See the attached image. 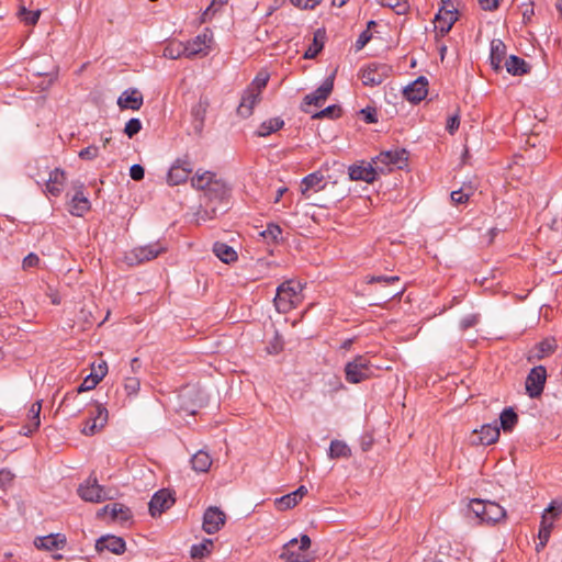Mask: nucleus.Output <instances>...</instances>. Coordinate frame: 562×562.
Wrapping results in <instances>:
<instances>
[{
  "instance_id": "1",
  "label": "nucleus",
  "mask_w": 562,
  "mask_h": 562,
  "mask_svg": "<svg viewBox=\"0 0 562 562\" xmlns=\"http://www.w3.org/2000/svg\"><path fill=\"white\" fill-rule=\"evenodd\" d=\"M303 286L299 281L286 280L277 288L274 306L279 313L286 314L297 307L302 300Z\"/></svg>"
},
{
  "instance_id": "2",
  "label": "nucleus",
  "mask_w": 562,
  "mask_h": 562,
  "mask_svg": "<svg viewBox=\"0 0 562 562\" xmlns=\"http://www.w3.org/2000/svg\"><path fill=\"white\" fill-rule=\"evenodd\" d=\"M374 368L367 356L358 355L345 366L346 381L351 384L367 381L373 376Z\"/></svg>"
},
{
  "instance_id": "3",
  "label": "nucleus",
  "mask_w": 562,
  "mask_h": 562,
  "mask_svg": "<svg viewBox=\"0 0 562 562\" xmlns=\"http://www.w3.org/2000/svg\"><path fill=\"white\" fill-rule=\"evenodd\" d=\"M297 543V538H293L284 543L279 558L284 560V562H311V557L307 553L312 544L311 538L307 535H301L300 546L295 550Z\"/></svg>"
},
{
  "instance_id": "4",
  "label": "nucleus",
  "mask_w": 562,
  "mask_h": 562,
  "mask_svg": "<svg viewBox=\"0 0 562 562\" xmlns=\"http://www.w3.org/2000/svg\"><path fill=\"white\" fill-rule=\"evenodd\" d=\"M166 251H167L166 244L158 240V241L145 245V246L134 247L132 250L126 252L125 261L130 266H137V265H142L144 262L150 261Z\"/></svg>"
},
{
  "instance_id": "5",
  "label": "nucleus",
  "mask_w": 562,
  "mask_h": 562,
  "mask_svg": "<svg viewBox=\"0 0 562 562\" xmlns=\"http://www.w3.org/2000/svg\"><path fill=\"white\" fill-rule=\"evenodd\" d=\"M380 173H387L394 169H403L407 165L405 149L386 150L380 153L373 160Z\"/></svg>"
},
{
  "instance_id": "6",
  "label": "nucleus",
  "mask_w": 562,
  "mask_h": 562,
  "mask_svg": "<svg viewBox=\"0 0 562 562\" xmlns=\"http://www.w3.org/2000/svg\"><path fill=\"white\" fill-rule=\"evenodd\" d=\"M212 42L213 32L206 27L194 38L183 43L181 52H184V56L188 58H193L195 56H206L211 50Z\"/></svg>"
},
{
  "instance_id": "7",
  "label": "nucleus",
  "mask_w": 562,
  "mask_h": 562,
  "mask_svg": "<svg viewBox=\"0 0 562 562\" xmlns=\"http://www.w3.org/2000/svg\"><path fill=\"white\" fill-rule=\"evenodd\" d=\"M391 72V66L382 63H371L360 70V79L367 87H376L389 78Z\"/></svg>"
},
{
  "instance_id": "8",
  "label": "nucleus",
  "mask_w": 562,
  "mask_h": 562,
  "mask_svg": "<svg viewBox=\"0 0 562 562\" xmlns=\"http://www.w3.org/2000/svg\"><path fill=\"white\" fill-rule=\"evenodd\" d=\"M547 380V369L543 366H537L530 370L526 379V391L531 398L539 397L544 389Z\"/></svg>"
},
{
  "instance_id": "9",
  "label": "nucleus",
  "mask_w": 562,
  "mask_h": 562,
  "mask_svg": "<svg viewBox=\"0 0 562 562\" xmlns=\"http://www.w3.org/2000/svg\"><path fill=\"white\" fill-rule=\"evenodd\" d=\"M79 496L86 502L101 503L108 498V495L95 477L89 476L78 487Z\"/></svg>"
},
{
  "instance_id": "10",
  "label": "nucleus",
  "mask_w": 562,
  "mask_h": 562,
  "mask_svg": "<svg viewBox=\"0 0 562 562\" xmlns=\"http://www.w3.org/2000/svg\"><path fill=\"white\" fill-rule=\"evenodd\" d=\"M226 521V515L216 506H210L203 514L202 529L207 535L220 531Z\"/></svg>"
},
{
  "instance_id": "11",
  "label": "nucleus",
  "mask_w": 562,
  "mask_h": 562,
  "mask_svg": "<svg viewBox=\"0 0 562 562\" xmlns=\"http://www.w3.org/2000/svg\"><path fill=\"white\" fill-rule=\"evenodd\" d=\"M108 423V409L101 404L95 405L90 417L86 420L81 432L86 436H93L100 431Z\"/></svg>"
},
{
  "instance_id": "12",
  "label": "nucleus",
  "mask_w": 562,
  "mask_h": 562,
  "mask_svg": "<svg viewBox=\"0 0 562 562\" xmlns=\"http://www.w3.org/2000/svg\"><path fill=\"white\" fill-rule=\"evenodd\" d=\"M175 502L176 499L170 491L166 488L159 490L153 495L150 502L148 503L150 516H160L164 512L169 509L175 504Z\"/></svg>"
},
{
  "instance_id": "13",
  "label": "nucleus",
  "mask_w": 562,
  "mask_h": 562,
  "mask_svg": "<svg viewBox=\"0 0 562 562\" xmlns=\"http://www.w3.org/2000/svg\"><path fill=\"white\" fill-rule=\"evenodd\" d=\"M95 550L102 552L104 550L114 554H123L126 550V542L122 537L106 535L100 537L95 542Z\"/></svg>"
},
{
  "instance_id": "14",
  "label": "nucleus",
  "mask_w": 562,
  "mask_h": 562,
  "mask_svg": "<svg viewBox=\"0 0 562 562\" xmlns=\"http://www.w3.org/2000/svg\"><path fill=\"white\" fill-rule=\"evenodd\" d=\"M334 77L335 75L327 77L315 91L306 94L304 98L305 103L308 105L321 106L334 89Z\"/></svg>"
},
{
  "instance_id": "15",
  "label": "nucleus",
  "mask_w": 562,
  "mask_h": 562,
  "mask_svg": "<svg viewBox=\"0 0 562 562\" xmlns=\"http://www.w3.org/2000/svg\"><path fill=\"white\" fill-rule=\"evenodd\" d=\"M66 172L61 168H55L49 172L48 179L45 181L46 194L52 196H59L64 191L66 183Z\"/></svg>"
},
{
  "instance_id": "16",
  "label": "nucleus",
  "mask_w": 562,
  "mask_h": 562,
  "mask_svg": "<svg viewBox=\"0 0 562 562\" xmlns=\"http://www.w3.org/2000/svg\"><path fill=\"white\" fill-rule=\"evenodd\" d=\"M428 93V80L420 76L404 89V97L413 103H418L426 98Z\"/></svg>"
},
{
  "instance_id": "17",
  "label": "nucleus",
  "mask_w": 562,
  "mask_h": 562,
  "mask_svg": "<svg viewBox=\"0 0 562 562\" xmlns=\"http://www.w3.org/2000/svg\"><path fill=\"white\" fill-rule=\"evenodd\" d=\"M210 106L209 100L206 98L201 97L199 101L191 108L190 114L192 117V128L198 134L201 135L204 128V122L207 109Z\"/></svg>"
},
{
  "instance_id": "18",
  "label": "nucleus",
  "mask_w": 562,
  "mask_h": 562,
  "mask_svg": "<svg viewBox=\"0 0 562 562\" xmlns=\"http://www.w3.org/2000/svg\"><path fill=\"white\" fill-rule=\"evenodd\" d=\"M67 543L66 536L64 533H50L47 536L36 537L34 539V546L38 550L53 551L64 549Z\"/></svg>"
},
{
  "instance_id": "19",
  "label": "nucleus",
  "mask_w": 562,
  "mask_h": 562,
  "mask_svg": "<svg viewBox=\"0 0 562 562\" xmlns=\"http://www.w3.org/2000/svg\"><path fill=\"white\" fill-rule=\"evenodd\" d=\"M192 172L190 164L186 160H177L169 169L167 181L170 186H178L186 182Z\"/></svg>"
},
{
  "instance_id": "20",
  "label": "nucleus",
  "mask_w": 562,
  "mask_h": 562,
  "mask_svg": "<svg viewBox=\"0 0 562 562\" xmlns=\"http://www.w3.org/2000/svg\"><path fill=\"white\" fill-rule=\"evenodd\" d=\"M499 438V427L495 424H485L480 430H474L473 443L490 446L495 443Z\"/></svg>"
},
{
  "instance_id": "21",
  "label": "nucleus",
  "mask_w": 562,
  "mask_h": 562,
  "mask_svg": "<svg viewBox=\"0 0 562 562\" xmlns=\"http://www.w3.org/2000/svg\"><path fill=\"white\" fill-rule=\"evenodd\" d=\"M326 188L325 177L322 171H315L305 176L301 181V193L308 198L310 191L319 192Z\"/></svg>"
},
{
  "instance_id": "22",
  "label": "nucleus",
  "mask_w": 562,
  "mask_h": 562,
  "mask_svg": "<svg viewBox=\"0 0 562 562\" xmlns=\"http://www.w3.org/2000/svg\"><path fill=\"white\" fill-rule=\"evenodd\" d=\"M379 170L376 166L371 164L367 165H352L349 167V178L355 181L373 182L376 179Z\"/></svg>"
},
{
  "instance_id": "23",
  "label": "nucleus",
  "mask_w": 562,
  "mask_h": 562,
  "mask_svg": "<svg viewBox=\"0 0 562 562\" xmlns=\"http://www.w3.org/2000/svg\"><path fill=\"white\" fill-rule=\"evenodd\" d=\"M144 103L143 94L137 89H127L122 92V94L117 99V105L124 110L130 109L133 111H137L142 108Z\"/></svg>"
},
{
  "instance_id": "24",
  "label": "nucleus",
  "mask_w": 562,
  "mask_h": 562,
  "mask_svg": "<svg viewBox=\"0 0 562 562\" xmlns=\"http://www.w3.org/2000/svg\"><path fill=\"white\" fill-rule=\"evenodd\" d=\"M229 193L231 189L228 186L223 180L218 179H216V181L211 184L209 190L204 192L205 196L211 202L223 203L225 205L228 203Z\"/></svg>"
},
{
  "instance_id": "25",
  "label": "nucleus",
  "mask_w": 562,
  "mask_h": 562,
  "mask_svg": "<svg viewBox=\"0 0 562 562\" xmlns=\"http://www.w3.org/2000/svg\"><path fill=\"white\" fill-rule=\"evenodd\" d=\"M41 411H42L41 401H37L31 405L29 413H27V422L25 423V425L22 426L20 434H22L24 436H30L40 428Z\"/></svg>"
},
{
  "instance_id": "26",
  "label": "nucleus",
  "mask_w": 562,
  "mask_h": 562,
  "mask_svg": "<svg viewBox=\"0 0 562 562\" xmlns=\"http://www.w3.org/2000/svg\"><path fill=\"white\" fill-rule=\"evenodd\" d=\"M557 340L553 337H547L535 346V348L530 351L528 360H541L551 356L557 350Z\"/></svg>"
},
{
  "instance_id": "27",
  "label": "nucleus",
  "mask_w": 562,
  "mask_h": 562,
  "mask_svg": "<svg viewBox=\"0 0 562 562\" xmlns=\"http://www.w3.org/2000/svg\"><path fill=\"white\" fill-rule=\"evenodd\" d=\"M260 100V94H257L246 88L243 92L240 103L237 108V114L244 119L249 117L252 114L255 105Z\"/></svg>"
},
{
  "instance_id": "28",
  "label": "nucleus",
  "mask_w": 562,
  "mask_h": 562,
  "mask_svg": "<svg viewBox=\"0 0 562 562\" xmlns=\"http://www.w3.org/2000/svg\"><path fill=\"white\" fill-rule=\"evenodd\" d=\"M506 56V45L502 40L494 38L491 42V52H490V64L494 70H499L502 68V63Z\"/></svg>"
},
{
  "instance_id": "29",
  "label": "nucleus",
  "mask_w": 562,
  "mask_h": 562,
  "mask_svg": "<svg viewBox=\"0 0 562 562\" xmlns=\"http://www.w3.org/2000/svg\"><path fill=\"white\" fill-rule=\"evenodd\" d=\"M109 515L113 520L126 521L131 518V512L127 507L119 503L105 505L99 515Z\"/></svg>"
},
{
  "instance_id": "30",
  "label": "nucleus",
  "mask_w": 562,
  "mask_h": 562,
  "mask_svg": "<svg viewBox=\"0 0 562 562\" xmlns=\"http://www.w3.org/2000/svg\"><path fill=\"white\" fill-rule=\"evenodd\" d=\"M506 510L495 502H490L487 504V508L485 510L484 516L481 519V522L487 525H495L501 520L505 519Z\"/></svg>"
},
{
  "instance_id": "31",
  "label": "nucleus",
  "mask_w": 562,
  "mask_h": 562,
  "mask_svg": "<svg viewBox=\"0 0 562 562\" xmlns=\"http://www.w3.org/2000/svg\"><path fill=\"white\" fill-rule=\"evenodd\" d=\"M91 207L89 199L83 194V190H78L71 199L70 213L75 216H83Z\"/></svg>"
},
{
  "instance_id": "32",
  "label": "nucleus",
  "mask_w": 562,
  "mask_h": 562,
  "mask_svg": "<svg viewBox=\"0 0 562 562\" xmlns=\"http://www.w3.org/2000/svg\"><path fill=\"white\" fill-rule=\"evenodd\" d=\"M214 255L225 263L235 262L238 259L236 250L225 243L216 241L213 245Z\"/></svg>"
},
{
  "instance_id": "33",
  "label": "nucleus",
  "mask_w": 562,
  "mask_h": 562,
  "mask_svg": "<svg viewBox=\"0 0 562 562\" xmlns=\"http://www.w3.org/2000/svg\"><path fill=\"white\" fill-rule=\"evenodd\" d=\"M505 67L507 72L513 76H521L529 71V65L526 63V60L516 55H510L505 60Z\"/></svg>"
},
{
  "instance_id": "34",
  "label": "nucleus",
  "mask_w": 562,
  "mask_h": 562,
  "mask_svg": "<svg viewBox=\"0 0 562 562\" xmlns=\"http://www.w3.org/2000/svg\"><path fill=\"white\" fill-rule=\"evenodd\" d=\"M283 126L284 121L281 117H271L260 124L256 135L259 137H267L272 133L280 131Z\"/></svg>"
},
{
  "instance_id": "35",
  "label": "nucleus",
  "mask_w": 562,
  "mask_h": 562,
  "mask_svg": "<svg viewBox=\"0 0 562 562\" xmlns=\"http://www.w3.org/2000/svg\"><path fill=\"white\" fill-rule=\"evenodd\" d=\"M216 181L215 175L211 171L196 172L191 178V184L196 190L206 191Z\"/></svg>"
},
{
  "instance_id": "36",
  "label": "nucleus",
  "mask_w": 562,
  "mask_h": 562,
  "mask_svg": "<svg viewBox=\"0 0 562 562\" xmlns=\"http://www.w3.org/2000/svg\"><path fill=\"white\" fill-rule=\"evenodd\" d=\"M499 429L502 428L504 432H510L518 424V415L514 411L513 407H506L499 415Z\"/></svg>"
},
{
  "instance_id": "37",
  "label": "nucleus",
  "mask_w": 562,
  "mask_h": 562,
  "mask_svg": "<svg viewBox=\"0 0 562 562\" xmlns=\"http://www.w3.org/2000/svg\"><path fill=\"white\" fill-rule=\"evenodd\" d=\"M192 469L196 472H206L212 465V458L204 450H199L191 458Z\"/></svg>"
},
{
  "instance_id": "38",
  "label": "nucleus",
  "mask_w": 562,
  "mask_h": 562,
  "mask_svg": "<svg viewBox=\"0 0 562 562\" xmlns=\"http://www.w3.org/2000/svg\"><path fill=\"white\" fill-rule=\"evenodd\" d=\"M214 542L212 539H203L202 542L193 544L190 549L192 559H202L210 555L213 551Z\"/></svg>"
},
{
  "instance_id": "39",
  "label": "nucleus",
  "mask_w": 562,
  "mask_h": 562,
  "mask_svg": "<svg viewBox=\"0 0 562 562\" xmlns=\"http://www.w3.org/2000/svg\"><path fill=\"white\" fill-rule=\"evenodd\" d=\"M328 456L330 459H347L351 457V449L341 440H333L329 446Z\"/></svg>"
},
{
  "instance_id": "40",
  "label": "nucleus",
  "mask_w": 562,
  "mask_h": 562,
  "mask_svg": "<svg viewBox=\"0 0 562 562\" xmlns=\"http://www.w3.org/2000/svg\"><path fill=\"white\" fill-rule=\"evenodd\" d=\"M324 37H325L324 32H322L321 30H318L314 33L313 43L305 50L304 58L312 59L318 55V53L324 47Z\"/></svg>"
},
{
  "instance_id": "41",
  "label": "nucleus",
  "mask_w": 562,
  "mask_h": 562,
  "mask_svg": "<svg viewBox=\"0 0 562 562\" xmlns=\"http://www.w3.org/2000/svg\"><path fill=\"white\" fill-rule=\"evenodd\" d=\"M442 5L439 9L438 13L436 14V18H447L449 19L450 25H453L456 21L458 20V10L454 7L453 2L451 0H441Z\"/></svg>"
},
{
  "instance_id": "42",
  "label": "nucleus",
  "mask_w": 562,
  "mask_h": 562,
  "mask_svg": "<svg viewBox=\"0 0 562 562\" xmlns=\"http://www.w3.org/2000/svg\"><path fill=\"white\" fill-rule=\"evenodd\" d=\"M268 81L269 74L267 71H259L251 83L247 87V89L261 95L263 89L267 87Z\"/></svg>"
},
{
  "instance_id": "43",
  "label": "nucleus",
  "mask_w": 562,
  "mask_h": 562,
  "mask_svg": "<svg viewBox=\"0 0 562 562\" xmlns=\"http://www.w3.org/2000/svg\"><path fill=\"white\" fill-rule=\"evenodd\" d=\"M260 235L268 241L279 243L282 239V228L274 223H269Z\"/></svg>"
},
{
  "instance_id": "44",
  "label": "nucleus",
  "mask_w": 562,
  "mask_h": 562,
  "mask_svg": "<svg viewBox=\"0 0 562 562\" xmlns=\"http://www.w3.org/2000/svg\"><path fill=\"white\" fill-rule=\"evenodd\" d=\"M300 502L296 498V495L292 492L286 495H283L276 499V505L280 510H288L296 506Z\"/></svg>"
},
{
  "instance_id": "45",
  "label": "nucleus",
  "mask_w": 562,
  "mask_h": 562,
  "mask_svg": "<svg viewBox=\"0 0 562 562\" xmlns=\"http://www.w3.org/2000/svg\"><path fill=\"white\" fill-rule=\"evenodd\" d=\"M380 4L393 9L397 14L407 12L408 0H380Z\"/></svg>"
},
{
  "instance_id": "46",
  "label": "nucleus",
  "mask_w": 562,
  "mask_h": 562,
  "mask_svg": "<svg viewBox=\"0 0 562 562\" xmlns=\"http://www.w3.org/2000/svg\"><path fill=\"white\" fill-rule=\"evenodd\" d=\"M487 504H490V501L474 498L470 502L469 509L471 513H473L475 515V517H477L481 520L485 514Z\"/></svg>"
},
{
  "instance_id": "47",
  "label": "nucleus",
  "mask_w": 562,
  "mask_h": 562,
  "mask_svg": "<svg viewBox=\"0 0 562 562\" xmlns=\"http://www.w3.org/2000/svg\"><path fill=\"white\" fill-rule=\"evenodd\" d=\"M41 15L40 10L30 11L26 8L22 7L19 10V16L20 19L26 24V25H34L37 23Z\"/></svg>"
},
{
  "instance_id": "48",
  "label": "nucleus",
  "mask_w": 562,
  "mask_h": 562,
  "mask_svg": "<svg viewBox=\"0 0 562 562\" xmlns=\"http://www.w3.org/2000/svg\"><path fill=\"white\" fill-rule=\"evenodd\" d=\"M340 115H341V108L339 105L331 104V105L323 109L322 111L317 112L316 114H314L313 119H323V117L337 119Z\"/></svg>"
},
{
  "instance_id": "49",
  "label": "nucleus",
  "mask_w": 562,
  "mask_h": 562,
  "mask_svg": "<svg viewBox=\"0 0 562 562\" xmlns=\"http://www.w3.org/2000/svg\"><path fill=\"white\" fill-rule=\"evenodd\" d=\"M142 130V122L139 119L133 117L127 121L124 127V133L130 137H134Z\"/></svg>"
},
{
  "instance_id": "50",
  "label": "nucleus",
  "mask_w": 562,
  "mask_h": 562,
  "mask_svg": "<svg viewBox=\"0 0 562 562\" xmlns=\"http://www.w3.org/2000/svg\"><path fill=\"white\" fill-rule=\"evenodd\" d=\"M140 389V381L136 376H128L124 382V390L128 396L136 395Z\"/></svg>"
},
{
  "instance_id": "51",
  "label": "nucleus",
  "mask_w": 562,
  "mask_h": 562,
  "mask_svg": "<svg viewBox=\"0 0 562 562\" xmlns=\"http://www.w3.org/2000/svg\"><path fill=\"white\" fill-rule=\"evenodd\" d=\"M100 382L101 381L98 378H95L94 374L90 373L89 375H87L85 378L82 383L78 386L77 392L81 393V392L93 390Z\"/></svg>"
},
{
  "instance_id": "52",
  "label": "nucleus",
  "mask_w": 562,
  "mask_h": 562,
  "mask_svg": "<svg viewBox=\"0 0 562 562\" xmlns=\"http://www.w3.org/2000/svg\"><path fill=\"white\" fill-rule=\"evenodd\" d=\"M182 47H183V43H181V42L171 44L165 48L164 55L171 59H177L181 56H184V52H181Z\"/></svg>"
},
{
  "instance_id": "53",
  "label": "nucleus",
  "mask_w": 562,
  "mask_h": 562,
  "mask_svg": "<svg viewBox=\"0 0 562 562\" xmlns=\"http://www.w3.org/2000/svg\"><path fill=\"white\" fill-rule=\"evenodd\" d=\"M15 479V474L8 469L0 470V490L9 488Z\"/></svg>"
},
{
  "instance_id": "54",
  "label": "nucleus",
  "mask_w": 562,
  "mask_h": 562,
  "mask_svg": "<svg viewBox=\"0 0 562 562\" xmlns=\"http://www.w3.org/2000/svg\"><path fill=\"white\" fill-rule=\"evenodd\" d=\"M99 155V148L94 145L88 146L86 148H82L78 156L82 160H93Z\"/></svg>"
},
{
  "instance_id": "55",
  "label": "nucleus",
  "mask_w": 562,
  "mask_h": 562,
  "mask_svg": "<svg viewBox=\"0 0 562 562\" xmlns=\"http://www.w3.org/2000/svg\"><path fill=\"white\" fill-rule=\"evenodd\" d=\"M360 113L363 115V120L366 123L372 124L378 122V113L375 108L367 106L362 109Z\"/></svg>"
},
{
  "instance_id": "56",
  "label": "nucleus",
  "mask_w": 562,
  "mask_h": 562,
  "mask_svg": "<svg viewBox=\"0 0 562 562\" xmlns=\"http://www.w3.org/2000/svg\"><path fill=\"white\" fill-rule=\"evenodd\" d=\"M479 323V315L470 314L463 317L460 322L461 330H467L471 327H474Z\"/></svg>"
},
{
  "instance_id": "57",
  "label": "nucleus",
  "mask_w": 562,
  "mask_h": 562,
  "mask_svg": "<svg viewBox=\"0 0 562 562\" xmlns=\"http://www.w3.org/2000/svg\"><path fill=\"white\" fill-rule=\"evenodd\" d=\"M397 281H400V277L397 276H372L368 279V283L383 282L391 284Z\"/></svg>"
},
{
  "instance_id": "58",
  "label": "nucleus",
  "mask_w": 562,
  "mask_h": 562,
  "mask_svg": "<svg viewBox=\"0 0 562 562\" xmlns=\"http://www.w3.org/2000/svg\"><path fill=\"white\" fill-rule=\"evenodd\" d=\"M544 514L555 520V518L562 514V502L553 501L546 509Z\"/></svg>"
},
{
  "instance_id": "59",
  "label": "nucleus",
  "mask_w": 562,
  "mask_h": 562,
  "mask_svg": "<svg viewBox=\"0 0 562 562\" xmlns=\"http://www.w3.org/2000/svg\"><path fill=\"white\" fill-rule=\"evenodd\" d=\"M435 27L439 30L441 34H446L451 30L452 25H450L449 19L435 16Z\"/></svg>"
},
{
  "instance_id": "60",
  "label": "nucleus",
  "mask_w": 562,
  "mask_h": 562,
  "mask_svg": "<svg viewBox=\"0 0 562 562\" xmlns=\"http://www.w3.org/2000/svg\"><path fill=\"white\" fill-rule=\"evenodd\" d=\"M38 263H40L38 256L34 252H31L24 257L22 267H23V269H30V268L37 267Z\"/></svg>"
},
{
  "instance_id": "61",
  "label": "nucleus",
  "mask_w": 562,
  "mask_h": 562,
  "mask_svg": "<svg viewBox=\"0 0 562 562\" xmlns=\"http://www.w3.org/2000/svg\"><path fill=\"white\" fill-rule=\"evenodd\" d=\"M130 176L133 180L140 181L144 179L145 170L140 165L135 164L130 168Z\"/></svg>"
},
{
  "instance_id": "62",
  "label": "nucleus",
  "mask_w": 562,
  "mask_h": 562,
  "mask_svg": "<svg viewBox=\"0 0 562 562\" xmlns=\"http://www.w3.org/2000/svg\"><path fill=\"white\" fill-rule=\"evenodd\" d=\"M370 40H371V33L369 32V30L361 32V34L359 35V37L357 38L356 44H355L356 49L357 50L362 49L369 43Z\"/></svg>"
},
{
  "instance_id": "63",
  "label": "nucleus",
  "mask_w": 562,
  "mask_h": 562,
  "mask_svg": "<svg viewBox=\"0 0 562 562\" xmlns=\"http://www.w3.org/2000/svg\"><path fill=\"white\" fill-rule=\"evenodd\" d=\"M450 196L454 204H463L469 201V194L464 193L463 190L452 191Z\"/></svg>"
},
{
  "instance_id": "64",
  "label": "nucleus",
  "mask_w": 562,
  "mask_h": 562,
  "mask_svg": "<svg viewBox=\"0 0 562 562\" xmlns=\"http://www.w3.org/2000/svg\"><path fill=\"white\" fill-rule=\"evenodd\" d=\"M92 374H94L95 378H98L100 381L108 373V364L105 361H101L97 367H92Z\"/></svg>"
}]
</instances>
